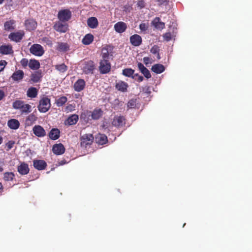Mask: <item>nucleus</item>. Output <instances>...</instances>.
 I'll return each instance as SVG.
<instances>
[{"label": "nucleus", "mask_w": 252, "mask_h": 252, "mask_svg": "<svg viewBox=\"0 0 252 252\" xmlns=\"http://www.w3.org/2000/svg\"><path fill=\"white\" fill-rule=\"evenodd\" d=\"M12 107L15 109L20 110L22 114H27L32 111V106L25 103L24 101L20 100H16L12 103Z\"/></svg>", "instance_id": "nucleus-1"}, {"label": "nucleus", "mask_w": 252, "mask_h": 252, "mask_svg": "<svg viewBox=\"0 0 252 252\" xmlns=\"http://www.w3.org/2000/svg\"><path fill=\"white\" fill-rule=\"evenodd\" d=\"M51 106L50 99L46 96L40 98L37 108L40 112L46 113L49 110Z\"/></svg>", "instance_id": "nucleus-2"}, {"label": "nucleus", "mask_w": 252, "mask_h": 252, "mask_svg": "<svg viewBox=\"0 0 252 252\" xmlns=\"http://www.w3.org/2000/svg\"><path fill=\"white\" fill-rule=\"evenodd\" d=\"M94 137L92 134H85L80 137V145L81 147L87 148L90 146L94 142Z\"/></svg>", "instance_id": "nucleus-3"}, {"label": "nucleus", "mask_w": 252, "mask_h": 252, "mask_svg": "<svg viewBox=\"0 0 252 252\" xmlns=\"http://www.w3.org/2000/svg\"><path fill=\"white\" fill-rule=\"evenodd\" d=\"M71 12L69 9H63L59 11L58 18L62 22L69 21L71 17Z\"/></svg>", "instance_id": "nucleus-4"}, {"label": "nucleus", "mask_w": 252, "mask_h": 252, "mask_svg": "<svg viewBox=\"0 0 252 252\" xmlns=\"http://www.w3.org/2000/svg\"><path fill=\"white\" fill-rule=\"evenodd\" d=\"M31 54L36 56L40 57L44 53L43 47L39 44H33L30 48Z\"/></svg>", "instance_id": "nucleus-5"}, {"label": "nucleus", "mask_w": 252, "mask_h": 252, "mask_svg": "<svg viewBox=\"0 0 252 252\" xmlns=\"http://www.w3.org/2000/svg\"><path fill=\"white\" fill-rule=\"evenodd\" d=\"M99 69L100 73L106 74L111 70V64L108 60H102L100 62Z\"/></svg>", "instance_id": "nucleus-6"}, {"label": "nucleus", "mask_w": 252, "mask_h": 252, "mask_svg": "<svg viewBox=\"0 0 252 252\" xmlns=\"http://www.w3.org/2000/svg\"><path fill=\"white\" fill-rule=\"evenodd\" d=\"M94 68V62L90 60L85 62L83 67V71L86 74H93Z\"/></svg>", "instance_id": "nucleus-7"}, {"label": "nucleus", "mask_w": 252, "mask_h": 252, "mask_svg": "<svg viewBox=\"0 0 252 252\" xmlns=\"http://www.w3.org/2000/svg\"><path fill=\"white\" fill-rule=\"evenodd\" d=\"M24 35L25 32L23 31H19L18 32L10 33L8 35V38L11 41L19 42L22 39Z\"/></svg>", "instance_id": "nucleus-8"}, {"label": "nucleus", "mask_w": 252, "mask_h": 252, "mask_svg": "<svg viewBox=\"0 0 252 252\" xmlns=\"http://www.w3.org/2000/svg\"><path fill=\"white\" fill-rule=\"evenodd\" d=\"M112 124L116 127H121L125 125L126 119L123 116H115Z\"/></svg>", "instance_id": "nucleus-9"}, {"label": "nucleus", "mask_w": 252, "mask_h": 252, "mask_svg": "<svg viewBox=\"0 0 252 252\" xmlns=\"http://www.w3.org/2000/svg\"><path fill=\"white\" fill-rule=\"evenodd\" d=\"M54 29L58 32L65 33L68 30V25L61 22L56 23L53 26Z\"/></svg>", "instance_id": "nucleus-10"}, {"label": "nucleus", "mask_w": 252, "mask_h": 252, "mask_svg": "<svg viewBox=\"0 0 252 252\" xmlns=\"http://www.w3.org/2000/svg\"><path fill=\"white\" fill-rule=\"evenodd\" d=\"M53 153L56 155H61L65 152V148L62 143L56 144L52 148Z\"/></svg>", "instance_id": "nucleus-11"}, {"label": "nucleus", "mask_w": 252, "mask_h": 252, "mask_svg": "<svg viewBox=\"0 0 252 252\" xmlns=\"http://www.w3.org/2000/svg\"><path fill=\"white\" fill-rule=\"evenodd\" d=\"M33 165L38 170H42L46 168L47 163L44 160L35 159L33 161Z\"/></svg>", "instance_id": "nucleus-12"}, {"label": "nucleus", "mask_w": 252, "mask_h": 252, "mask_svg": "<svg viewBox=\"0 0 252 252\" xmlns=\"http://www.w3.org/2000/svg\"><path fill=\"white\" fill-rule=\"evenodd\" d=\"M130 43L134 46H139L142 42L141 37L137 34H133L129 38Z\"/></svg>", "instance_id": "nucleus-13"}, {"label": "nucleus", "mask_w": 252, "mask_h": 252, "mask_svg": "<svg viewBox=\"0 0 252 252\" xmlns=\"http://www.w3.org/2000/svg\"><path fill=\"white\" fill-rule=\"evenodd\" d=\"M33 133L37 137H41L45 136L46 132L44 129L39 125H36L32 128Z\"/></svg>", "instance_id": "nucleus-14"}, {"label": "nucleus", "mask_w": 252, "mask_h": 252, "mask_svg": "<svg viewBox=\"0 0 252 252\" xmlns=\"http://www.w3.org/2000/svg\"><path fill=\"white\" fill-rule=\"evenodd\" d=\"M114 28L117 32L121 33L126 31L127 25L124 22H118L114 25Z\"/></svg>", "instance_id": "nucleus-15"}, {"label": "nucleus", "mask_w": 252, "mask_h": 252, "mask_svg": "<svg viewBox=\"0 0 252 252\" xmlns=\"http://www.w3.org/2000/svg\"><path fill=\"white\" fill-rule=\"evenodd\" d=\"M13 53L11 45H2L0 46V53L2 55L12 54Z\"/></svg>", "instance_id": "nucleus-16"}, {"label": "nucleus", "mask_w": 252, "mask_h": 252, "mask_svg": "<svg viewBox=\"0 0 252 252\" xmlns=\"http://www.w3.org/2000/svg\"><path fill=\"white\" fill-rule=\"evenodd\" d=\"M86 85V82L83 79H79L74 84V89L77 92H80L84 90Z\"/></svg>", "instance_id": "nucleus-17"}, {"label": "nucleus", "mask_w": 252, "mask_h": 252, "mask_svg": "<svg viewBox=\"0 0 252 252\" xmlns=\"http://www.w3.org/2000/svg\"><path fill=\"white\" fill-rule=\"evenodd\" d=\"M17 170L18 172L21 175H26L30 171L28 164L24 162H22L20 165L18 166Z\"/></svg>", "instance_id": "nucleus-18"}, {"label": "nucleus", "mask_w": 252, "mask_h": 252, "mask_svg": "<svg viewBox=\"0 0 252 252\" xmlns=\"http://www.w3.org/2000/svg\"><path fill=\"white\" fill-rule=\"evenodd\" d=\"M78 121V116L76 114H72L64 121L65 125L71 126L77 123Z\"/></svg>", "instance_id": "nucleus-19"}, {"label": "nucleus", "mask_w": 252, "mask_h": 252, "mask_svg": "<svg viewBox=\"0 0 252 252\" xmlns=\"http://www.w3.org/2000/svg\"><path fill=\"white\" fill-rule=\"evenodd\" d=\"M25 25L27 30L31 31L35 29L37 26V23L33 19H29L25 21Z\"/></svg>", "instance_id": "nucleus-20"}, {"label": "nucleus", "mask_w": 252, "mask_h": 252, "mask_svg": "<svg viewBox=\"0 0 252 252\" xmlns=\"http://www.w3.org/2000/svg\"><path fill=\"white\" fill-rule=\"evenodd\" d=\"M24 75V73L23 70H18L12 74L11 78L14 81L19 82L23 79Z\"/></svg>", "instance_id": "nucleus-21"}, {"label": "nucleus", "mask_w": 252, "mask_h": 252, "mask_svg": "<svg viewBox=\"0 0 252 252\" xmlns=\"http://www.w3.org/2000/svg\"><path fill=\"white\" fill-rule=\"evenodd\" d=\"M42 77V72L41 70H38L32 73L31 75V80L33 83L40 82Z\"/></svg>", "instance_id": "nucleus-22"}, {"label": "nucleus", "mask_w": 252, "mask_h": 252, "mask_svg": "<svg viewBox=\"0 0 252 252\" xmlns=\"http://www.w3.org/2000/svg\"><path fill=\"white\" fill-rule=\"evenodd\" d=\"M103 111L100 108H95L92 112L91 111V116L92 119L97 120L100 118L103 115Z\"/></svg>", "instance_id": "nucleus-23"}, {"label": "nucleus", "mask_w": 252, "mask_h": 252, "mask_svg": "<svg viewBox=\"0 0 252 252\" xmlns=\"http://www.w3.org/2000/svg\"><path fill=\"white\" fill-rule=\"evenodd\" d=\"M152 25L157 29L162 30L165 28V23L161 22L159 17H156L152 22Z\"/></svg>", "instance_id": "nucleus-24"}, {"label": "nucleus", "mask_w": 252, "mask_h": 252, "mask_svg": "<svg viewBox=\"0 0 252 252\" xmlns=\"http://www.w3.org/2000/svg\"><path fill=\"white\" fill-rule=\"evenodd\" d=\"M128 85L124 81H120L116 84L115 87L117 90L122 92H126L127 90Z\"/></svg>", "instance_id": "nucleus-25"}, {"label": "nucleus", "mask_w": 252, "mask_h": 252, "mask_svg": "<svg viewBox=\"0 0 252 252\" xmlns=\"http://www.w3.org/2000/svg\"><path fill=\"white\" fill-rule=\"evenodd\" d=\"M95 141L100 145H104L108 142L107 137L105 134L99 133L95 136Z\"/></svg>", "instance_id": "nucleus-26"}, {"label": "nucleus", "mask_w": 252, "mask_h": 252, "mask_svg": "<svg viewBox=\"0 0 252 252\" xmlns=\"http://www.w3.org/2000/svg\"><path fill=\"white\" fill-rule=\"evenodd\" d=\"M8 126L11 129H17L20 126V123L18 120L11 119L7 122Z\"/></svg>", "instance_id": "nucleus-27"}, {"label": "nucleus", "mask_w": 252, "mask_h": 252, "mask_svg": "<svg viewBox=\"0 0 252 252\" xmlns=\"http://www.w3.org/2000/svg\"><path fill=\"white\" fill-rule=\"evenodd\" d=\"M60 131L58 128H52L49 133V136L52 140H57L60 137Z\"/></svg>", "instance_id": "nucleus-28"}, {"label": "nucleus", "mask_w": 252, "mask_h": 252, "mask_svg": "<svg viewBox=\"0 0 252 252\" xmlns=\"http://www.w3.org/2000/svg\"><path fill=\"white\" fill-rule=\"evenodd\" d=\"M94 36L91 33L86 34L82 40V43L85 45H88L91 44L94 41Z\"/></svg>", "instance_id": "nucleus-29"}, {"label": "nucleus", "mask_w": 252, "mask_h": 252, "mask_svg": "<svg viewBox=\"0 0 252 252\" xmlns=\"http://www.w3.org/2000/svg\"><path fill=\"white\" fill-rule=\"evenodd\" d=\"M88 26L92 29L96 28L98 25L97 19L96 17H92L88 19L87 21Z\"/></svg>", "instance_id": "nucleus-30"}, {"label": "nucleus", "mask_w": 252, "mask_h": 252, "mask_svg": "<svg viewBox=\"0 0 252 252\" xmlns=\"http://www.w3.org/2000/svg\"><path fill=\"white\" fill-rule=\"evenodd\" d=\"M151 70L157 74H160L165 70V67L163 65L157 63L152 66Z\"/></svg>", "instance_id": "nucleus-31"}, {"label": "nucleus", "mask_w": 252, "mask_h": 252, "mask_svg": "<svg viewBox=\"0 0 252 252\" xmlns=\"http://www.w3.org/2000/svg\"><path fill=\"white\" fill-rule=\"evenodd\" d=\"M37 117L34 114L32 113L30 114L26 119V124L28 126H31L36 121Z\"/></svg>", "instance_id": "nucleus-32"}, {"label": "nucleus", "mask_w": 252, "mask_h": 252, "mask_svg": "<svg viewBox=\"0 0 252 252\" xmlns=\"http://www.w3.org/2000/svg\"><path fill=\"white\" fill-rule=\"evenodd\" d=\"M38 91L35 87H30L27 92L28 97L30 98L36 97L37 95Z\"/></svg>", "instance_id": "nucleus-33"}, {"label": "nucleus", "mask_w": 252, "mask_h": 252, "mask_svg": "<svg viewBox=\"0 0 252 252\" xmlns=\"http://www.w3.org/2000/svg\"><path fill=\"white\" fill-rule=\"evenodd\" d=\"M29 66L32 69L36 70L39 68L40 63L37 60L31 59L29 61Z\"/></svg>", "instance_id": "nucleus-34"}, {"label": "nucleus", "mask_w": 252, "mask_h": 252, "mask_svg": "<svg viewBox=\"0 0 252 252\" xmlns=\"http://www.w3.org/2000/svg\"><path fill=\"white\" fill-rule=\"evenodd\" d=\"M15 21L14 20H10L6 21L4 24V29L5 31H9L14 29Z\"/></svg>", "instance_id": "nucleus-35"}, {"label": "nucleus", "mask_w": 252, "mask_h": 252, "mask_svg": "<svg viewBox=\"0 0 252 252\" xmlns=\"http://www.w3.org/2000/svg\"><path fill=\"white\" fill-rule=\"evenodd\" d=\"M91 111H85L84 112L82 113L80 118L81 120H84L86 122H88L90 120V117L91 116Z\"/></svg>", "instance_id": "nucleus-36"}, {"label": "nucleus", "mask_w": 252, "mask_h": 252, "mask_svg": "<svg viewBox=\"0 0 252 252\" xmlns=\"http://www.w3.org/2000/svg\"><path fill=\"white\" fill-rule=\"evenodd\" d=\"M134 70L132 68H125L123 70V74L125 76L131 77H133Z\"/></svg>", "instance_id": "nucleus-37"}, {"label": "nucleus", "mask_w": 252, "mask_h": 252, "mask_svg": "<svg viewBox=\"0 0 252 252\" xmlns=\"http://www.w3.org/2000/svg\"><path fill=\"white\" fill-rule=\"evenodd\" d=\"M67 101V97L66 96H63L56 100V103L58 107H61L65 104Z\"/></svg>", "instance_id": "nucleus-38"}, {"label": "nucleus", "mask_w": 252, "mask_h": 252, "mask_svg": "<svg viewBox=\"0 0 252 252\" xmlns=\"http://www.w3.org/2000/svg\"><path fill=\"white\" fill-rule=\"evenodd\" d=\"M58 50L60 51L66 52L69 49V47L66 43H59L58 47Z\"/></svg>", "instance_id": "nucleus-39"}, {"label": "nucleus", "mask_w": 252, "mask_h": 252, "mask_svg": "<svg viewBox=\"0 0 252 252\" xmlns=\"http://www.w3.org/2000/svg\"><path fill=\"white\" fill-rule=\"evenodd\" d=\"M15 175L13 172H7L3 174V179L5 181H11L13 180Z\"/></svg>", "instance_id": "nucleus-40"}, {"label": "nucleus", "mask_w": 252, "mask_h": 252, "mask_svg": "<svg viewBox=\"0 0 252 252\" xmlns=\"http://www.w3.org/2000/svg\"><path fill=\"white\" fill-rule=\"evenodd\" d=\"M55 68L61 72H64L67 70V67L64 63L55 65Z\"/></svg>", "instance_id": "nucleus-41"}, {"label": "nucleus", "mask_w": 252, "mask_h": 252, "mask_svg": "<svg viewBox=\"0 0 252 252\" xmlns=\"http://www.w3.org/2000/svg\"><path fill=\"white\" fill-rule=\"evenodd\" d=\"M136 106V99H131L129 100L127 104V107L128 109H132Z\"/></svg>", "instance_id": "nucleus-42"}, {"label": "nucleus", "mask_w": 252, "mask_h": 252, "mask_svg": "<svg viewBox=\"0 0 252 252\" xmlns=\"http://www.w3.org/2000/svg\"><path fill=\"white\" fill-rule=\"evenodd\" d=\"M159 52V47L157 45H154L150 50V52L152 53L153 54H158V53Z\"/></svg>", "instance_id": "nucleus-43"}, {"label": "nucleus", "mask_w": 252, "mask_h": 252, "mask_svg": "<svg viewBox=\"0 0 252 252\" xmlns=\"http://www.w3.org/2000/svg\"><path fill=\"white\" fill-rule=\"evenodd\" d=\"M164 39L166 41H169L172 39V35L170 32H166L163 35Z\"/></svg>", "instance_id": "nucleus-44"}, {"label": "nucleus", "mask_w": 252, "mask_h": 252, "mask_svg": "<svg viewBox=\"0 0 252 252\" xmlns=\"http://www.w3.org/2000/svg\"><path fill=\"white\" fill-rule=\"evenodd\" d=\"M132 78L135 80H137L139 82H142L144 79L143 77L141 75H139L138 74H134Z\"/></svg>", "instance_id": "nucleus-45"}, {"label": "nucleus", "mask_w": 252, "mask_h": 252, "mask_svg": "<svg viewBox=\"0 0 252 252\" xmlns=\"http://www.w3.org/2000/svg\"><path fill=\"white\" fill-rule=\"evenodd\" d=\"M142 92L146 94H150L151 93V88L149 86H145L142 88Z\"/></svg>", "instance_id": "nucleus-46"}, {"label": "nucleus", "mask_w": 252, "mask_h": 252, "mask_svg": "<svg viewBox=\"0 0 252 252\" xmlns=\"http://www.w3.org/2000/svg\"><path fill=\"white\" fill-rule=\"evenodd\" d=\"M141 73L147 79L150 78L151 77V74L149 70L147 68L145 69V70L143 71V72H141Z\"/></svg>", "instance_id": "nucleus-47"}, {"label": "nucleus", "mask_w": 252, "mask_h": 252, "mask_svg": "<svg viewBox=\"0 0 252 252\" xmlns=\"http://www.w3.org/2000/svg\"><path fill=\"white\" fill-rule=\"evenodd\" d=\"M28 63L29 61L28 59L26 58L22 59L20 61V63L23 67H26L28 65H29Z\"/></svg>", "instance_id": "nucleus-48"}, {"label": "nucleus", "mask_w": 252, "mask_h": 252, "mask_svg": "<svg viewBox=\"0 0 252 252\" xmlns=\"http://www.w3.org/2000/svg\"><path fill=\"white\" fill-rule=\"evenodd\" d=\"M137 67L141 72H143V71H144L145 69H147V68L145 67L141 63H138Z\"/></svg>", "instance_id": "nucleus-49"}, {"label": "nucleus", "mask_w": 252, "mask_h": 252, "mask_svg": "<svg viewBox=\"0 0 252 252\" xmlns=\"http://www.w3.org/2000/svg\"><path fill=\"white\" fill-rule=\"evenodd\" d=\"M7 64V62L5 60L0 61V71L3 70L4 66Z\"/></svg>", "instance_id": "nucleus-50"}, {"label": "nucleus", "mask_w": 252, "mask_h": 252, "mask_svg": "<svg viewBox=\"0 0 252 252\" xmlns=\"http://www.w3.org/2000/svg\"><path fill=\"white\" fill-rule=\"evenodd\" d=\"M14 144V142L12 141H9L6 144V145L7 147L8 148V150L11 149Z\"/></svg>", "instance_id": "nucleus-51"}, {"label": "nucleus", "mask_w": 252, "mask_h": 252, "mask_svg": "<svg viewBox=\"0 0 252 252\" xmlns=\"http://www.w3.org/2000/svg\"><path fill=\"white\" fill-rule=\"evenodd\" d=\"M139 28L142 31H145L147 29V26L145 23H141L139 25Z\"/></svg>", "instance_id": "nucleus-52"}, {"label": "nucleus", "mask_w": 252, "mask_h": 252, "mask_svg": "<svg viewBox=\"0 0 252 252\" xmlns=\"http://www.w3.org/2000/svg\"><path fill=\"white\" fill-rule=\"evenodd\" d=\"M137 5L141 8H143L145 6L144 1L143 0H139L137 2Z\"/></svg>", "instance_id": "nucleus-53"}, {"label": "nucleus", "mask_w": 252, "mask_h": 252, "mask_svg": "<svg viewBox=\"0 0 252 252\" xmlns=\"http://www.w3.org/2000/svg\"><path fill=\"white\" fill-rule=\"evenodd\" d=\"M109 57L108 51L106 50V52H103L102 54V57L103 60H108Z\"/></svg>", "instance_id": "nucleus-54"}, {"label": "nucleus", "mask_w": 252, "mask_h": 252, "mask_svg": "<svg viewBox=\"0 0 252 252\" xmlns=\"http://www.w3.org/2000/svg\"><path fill=\"white\" fill-rule=\"evenodd\" d=\"M156 1L158 2L159 5L166 4L168 3L167 0H156Z\"/></svg>", "instance_id": "nucleus-55"}, {"label": "nucleus", "mask_w": 252, "mask_h": 252, "mask_svg": "<svg viewBox=\"0 0 252 252\" xmlns=\"http://www.w3.org/2000/svg\"><path fill=\"white\" fill-rule=\"evenodd\" d=\"M150 60V58L148 57H145L143 58L144 63L146 65L149 63V62Z\"/></svg>", "instance_id": "nucleus-56"}, {"label": "nucleus", "mask_w": 252, "mask_h": 252, "mask_svg": "<svg viewBox=\"0 0 252 252\" xmlns=\"http://www.w3.org/2000/svg\"><path fill=\"white\" fill-rule=\"evenodd\" d=\"M5 94L3 91L0 90V100H2L4 97Z\"/></svg>", "instance_id": "nucleus-57"}, {"label": "nucleus", "mask_w": 252, "mask_h": 252, "mask_svg": "<svg viewBox=\"0 0 252 252\" xmlns=\"http://www.w3.org/2000/svg\"><path fill=\"white\" fill-rule=\"evenodd\" d=\"M66 163H67L65 159H63V160H62L60 161H59L58 164L59 165H63Z\"/></svg>", "instance_id": "nucleus-58"}, {"label": "nucleus", "mask_w": 252, "mask_h": 252, "mask_svg": "<svg viewBox=\"0 0 252 252\" xmlns=\"http://www.w3.org/2000/svg\"><path fill=\"white\" fill-rule=\"evenodd\" d=\"M3 186L1 183H0V192H2L3 191Z\"/></svg>", "instance_id": "nucleus-59"}, {"label": "nucleus", "mask_w": 252, "mask_h": 252, "mask_svg": "<svg viewBox=\"0 0 252 252\" xmlns=\"http://www.w3.org/2000/svg\"><path fill=\"white\" fill-rule=\"evenodd\" d=\"M156 54L157 55V58L158 60L160 59L161 58H160L159 52L158 53V54Z\"/></svg>", "instance_id": "nucleus-60"}, {"label": "nucleus", "mask_w": 252, "mask_h": 252, "mask_svg": "<svg viewBox=\"0 0 252 252\" xmlns=\"http://www.w3.org/2000/svg\"><path fill=\"white\" fill-rule=\"evenodd\" d=\"M2 142V138L1 136H0V144H1Z\"/></svg>", "instance_id": "nucleus-61"}, {"label": "nucleus", "mask_w": 252, "mask_h": 252, "mask_svg": "<svg viewBox=\"0 0 252 252\" xmlns=\"http://www.w3.org/2000/svg\"><path fill=\"white\" fill-rule=\"evenodd\" d=\"M4 0H0V4H1Z\"/></svg>", "instance_id": "nucleus-62"}]
</instances>
